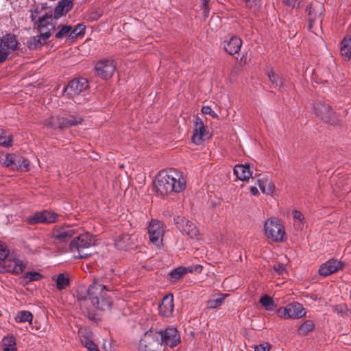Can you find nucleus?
I'll use <instances>...</instances> for the list:
<instances>
[{
    "mask_svg": "<svg viewBox=\"0 0 351 351\" xmlns=\"http://www.w3.org/2000/svg\"><path fill=\"white\" fill-rule=\"evenodd\" d=\"M154 188L156 193L161 196L172 192L180 193L186 188V180L182 173L176 169L161 171L155 178Z\"/></svg>",
    "mask_w": 351,
    "mask_h": 351,
    "instance_id": "nucleus-1",
    "label": "nucleus"
},
{
    "mask_svg": "<svg viewBox=\"0 0 351 351\" xmlns=\"http://www.w3.org/2000/svg\"><path fill=\"white\" fill-rule=\"evenodd\" d=\"M104 290L110 291L112 289L107 285L96 280H94L88 289L89 300L96 309L104 310L111 306V300L106 298L102 294Z\"/></svg>",
    "mask_w": 351,
    "mask_h": 351,
    "instance_id": "nucleus-2",
    "label": "nucleus"
},
{
    "mask_svg": "<svg viewBox=\"0 0 351 351\" xmlns=\"http://www.w3.org/2000/svg\"><path fill=\"white\" fill-rule=\"evenodd\" d=\"M94 243L92 236L88 232L80 234L74 238L70 243V249L74 256L78 258H87L90 253L86 252Z\"/></svg>",
    "mask_w": 351,
    "mask_h": 351,
    "instance_id": "nucleus-3",
    "label": "nucleus"
},
{
    "mask_svg": "<svg viewBox=\"0 0 351 351\" xmlns=\"http://www.w3.org/2000/svg\"><path fill=\"white\" fill-rule=\"evenodd\" d=\"M264 233L266 237L275 242H281L286 236L284 225L277 218L267 219L264 223Z\"/></svg>",
    "mask_w": 351,
    "mask_h": 351,
    "instance_id": "nucleus-4",
    "label": "nucleus"
},
{
    "mask_svg": "<svg viewBox=\"0 0 351 351\" xmlns=\"http://www.w3.org/2000/svg\"><path fill=\"white\" fill-rule=\"evenodd\" d=\"M308 29L317 34L316 29H322V24L324 14L325 12L324 6L322 3H313L308 8Z\"/></svg>",
    "mask_w": 351,
    "mask_h": 351,
    "instance_id": "nucleus-5",
    "label": "nucleus"
},
{
    "mask_svg": "<svg viewBox=\"0 0 351 351\" xmlns=\"http://www.w3.org/2000/svg\"><path fill=\"white\" fill-rule=\"evenodd\" d=\"M25 268V264L15 254H10L4 260H0V272L20 274Z\"/></svg>",
    "mask_w": 351,
    "mask_h": 351,
    "instance_id": "nucleus-6",
    "label": "nucleus"
},
{
    "mask_svg": "<svg viewBox=\"0 0 351 351\" xmlns=\"http://www.w3.org/2000/svg\"><path fill=\"white\" fill-rule=\"evenodd\" d=\"M277 314L282 319H299L305 315L306 311L301 304L293 302L285 307L279 308Z\"/></svg>",
    "mask_w": 351,
    "mask_h": 351,
    "instance_id": "nucleus-7",
    "label": "nucleus"
},
{
    "mask_svg": "<svg viewBox=\"0 0 351 351\" xmlns=\"http://www.w3.org/2000/svg\"><path fill=\"white\" fill-rule=\"evenodd\" d=\"M59 215L49 210H43L36 212L31 216L25 218V221L29 225H36L38 223H52L58 220Z\"/></svg>",
    "mask_w": 351,
    "mask_h": 351,
    "instance_id": "nucleus-8",
    "label": "nucleus"
},
{
    "mask_svg": "<svg viewBox=\"0 0 351 351\" xmlns=\"http://www.w3.org/2000/svg\"><path fill=\"white\" fill-rule=\"evenodd\" d=\"M160 345L158 331L149 330L141 338L138 351H156Z\"/></svg>",
    "mask_w": 351,
    "mask_h": 351,
    "instance_id": "nucleus-9",
    "label": "nucleus"
},
{
    "mask_svg": "<svg viewBox=\"0 0 351 351\" xmlns=\"http://www.w3.org/2000/svg\"><path fill=\"white\" fill-rule=\"evenodd\" d=\"M75 234L76 231L72 226L62 224L53 226L49 235L59 243H66Z\"/></svg>",
    "mask_w": 351,
    "mask_h": 351,
    "instance_id": "nucleus-10",
    "label": "nucleus"
},
{
    "mask_svg": "<svg viewBox=\"0 0 351 351\" xmlns=\"http://www.w3.org/2000/svg\"><path fill=\"white\" fill-rule=\"evenodd\" d=\"M164 234L163 223L156 219H152L148 226L149 241L156 247H160L162 245Z\"/></svg>",
    "mask_w": 351,
    "mask_h": 351,
    "instance_id": "nucleus-11",
    "label": "nucleus"
},
{
    "mask_svg": "<svg viewBox=\"0 0 351 351\" xmlns=\"http://www.w3.org/2000/svg\"><path fill=\"white\" fill-rule=\"evenodd\" d=\"M18 41L15 36L6 34L0 39V63L4 62L8 56L16 50Z\"/></svg>",
    "mask_w": 351,
    "mask_h": 351,
    "instance_id": "nucleus-12",
    "label": "nucleus"
},
{
    "mask_svg": "<svg viewBox=\"0 0 351 351\" xmlns=\"http://www.w3.org/2000/svg\"><path fill=\"white\" fill-rule=\"evenodd\" d=\"M160 344L175 347L180 342V337L176 328L170 327L165 330L158 331Z\"/></svg>",
    "mask_w": 351,
    "mask_h": 351,
    "instance_id": "nucleus-13",
    "label": "nucleus"
},
{
    "mask_svg": "<svg viewBox=\"0 0 351 351\" xmlns=\"http://www.w3.org/2000/svg\"><path fill=\"white\" fill-rule=\"evenodd\" d=\"M95 68L97 75L104 80L110 78L115 71V65L112 60H101L96 64Z\"/></svg>",
    "mask_w": 351,
    "mask_h": 351,
    "instance_id": "nucleus-14",
    "label": "nucleus"
},
{
    "mask_svg": "<svg viewBox=\"0 0 351 351\" xmlns=\"http://www.w3.org/2000/svg\"><path fill=\"white\" fill-rule=\"evenodd\" d=\"M87 86L88 82L84 78L73 80L64 88V95L68 97H73L85 90Z\"/></svg>",
    "mask_w": 351,
    "mask_h": 351,
    "instance_id": "nucleus-15",
    "label": "nucleus"
},
{
    "mask_svg": "<svg viewBox=\"0 0 351 351\" xmlns=\"http://www.w3.org/2000/svg\"><path fill=\"white\" fill-rule=\"evenodd\" d=\"M194 127L192 141L195 144L200 145L203 141L208 138V132L207 131L202 120L199 117L195 119Z\"/></svg>",
    "mask_w": 351,
    "mask_h": 351,
    "instance_id": "nucleus-16",
    "label": "nucleus"
},
{
    "mask_svg": "<svg viewBox=\"0 0 351 351\" xmlns=\"http://www.w3.org/2000/svg\"><path fill=\"white\" fill-rule=\"evenodd\" d=\"M315 113L317 116L320 117L321 119L331 125L336 124L337 123V119L335 113L332 111L328 105L326 104H317L315 108Z\"/></svg>",
    "mask_w": 351,
    "mask_h": 351,
    "instance_id": "nucleus-17",
    "label": "nucleus"
},
{
    "mask_svg": "<svg viewBox=\"0 0 351 351\" xmlns=\"http://www.w3.org/2000/svg\"><path fill=\"white\" fill-rule=\"evenodd\" d=\"M341 268V262L337 260L330 259L320 265L318 271L319 275L326 276L337 271Z\"/></svg>",
    "mask_w": 351,
    "mask_h": 351,
    "instance_id": "nucleus-18",
    "label": "nucleus"
},
{
    "mask_svg": "<svg viewBox=\"0 0 351 351\" xmlns=\"http://www.w3.org/2000/svg\"><path fill=\"white\" fill-rule=\"evenodd\" d=\"M174 308L173 296L171 294L165 295L158 306L160 315L164 317H169Z\"/></svg>",
    "mask_w": 351,
    "mask_h": 351,
    "instance_id": "nucleus-19",
    "label": "nucleus"
},
{
    "mask_svg": "<svg viewBox=\"0 0 351 351\" xmlns=\"http://www.w3.org/2000/svg\"><path fill=\"white\" fill-rule=\"evenodd\" d=\"M177 224H179L182 228V231L190 237L193 238L199 234V230L195 225L191 221L184 217H178L176 219Z\"/></svg>",
    "mask_w": 351,
    "mask_h": 351,
    "instance_id": "nucleus-20",
    "label": "nucleus"
},
{
    "mask_svg": "<svg viewBox=\"0 0 351 351\" xmlns=\"http://www.w3.org/2000/svg\"><path fill=\"white\" fill-rule=\"evenodd\" d=\"M53 19L52 14L45 12V14H43L40 18H39L38 21H37V24L34 25H36L37 28L40 32H51V30H55V27L53 25Z\"/></svg>",
    "mask_w": 351,
    "mask_h": 351,
    "instance_id": "nucleus-21",
    "label": "nucleus"
},
{
    "mask_svg": "<svg viewBox=\"0 0 351 351\" xmlns=\"http://www.w3.org/2000/svg\"><path fill=\"white\" fill-rule=\"evenodd\" d=\"M135 236L128 234L119 235L114 241V245L119 250H128L132 248L134 245Z\"/></svg>",
    "mask_w": 351,
    "mask_h": 351,
    "instance_id": "nucleus-22",
    "label": "nucleus"
},
{
    "mask_svg": "<svg viewBox=\"0 0 351 351\" xmlns=\"http://www.w3.org/2000/svg\"><path fill=\"white\" fill-rule=\"evenodd\" d=\"M51 33L49 32H40L39 35L31 38L27 42V46L29 49H37L47 43L51 36Z\"/></svg>",
    "mask_w": 351,
    "mask_h": 351,
    "instance_id": "nucleus-23",
    "label": "nucleus"
},
{
    "mask_svg": "<svg viewBox=\"0 0 351 351\" xmlns=\"http://www.w3.org/2000/svg\"><path fill=\"white\" fill-rule=\"evenodd\" d=\"M234 173L238 179L245 181L251 178L252 171L249 164H239L234 166Z\"/></svg>",
    "mask_w": 351,
    "mask_h": 351,
    "instance_id": "nucleus-24",
    "label": "nucleus"
},
{
    "mask_svg": "<svg viewBox=\"0 0 351 351\" xmlns=\"http://www.w3.org/2000/svg\"><path fill=\"white\" fill-rule=\"evenodd\" d=\"M73 0H61L54 10V19H58L66 14L73 7Z\"/></svg>",
    "mask_w": 351,
    "mask_h": 351,
    "instance_id": "nucleus-25",
    "label": "nucleus"
},
{
    "mask_svg": "<svg viewBox=\"0 0 351 351\" xmlns=\"http://www.w3.org/2000/svg\"><path fill=\"white\" fill-rule=\"evenodd\" d=\"M242 45L241 38L237 36H232L229 40L225 42L224 49L230 55L237 53Z\"/></svg>",
    "mask_w": 351,
    "mask_h": 351,
    "instance_id": "nucleus-26",
    "label": "nucleus"
},
{
    "mask_svg": "<svg viewBox=\"0 0 351 351\" xmlns=\"http://www.w3.org/2000/svg\"><path fill=\"white\" fill-rule=\"evenodd\" d=\"M55 37L57 39L67 38L69 40H73L71 34V25L60 24L58 25L56 29H55Z\"/></svg>",
    "mask_w": 351,
    "mask_h": 351,
    "instance_id": "nucleus-27",
    "label": "nucleus"
},
{
    "mask_svg": "<svg viewBox=\"0 0 351 351\" xmlns=\"http://www.w3.org/2000/svg\"><path fill=\"white\" fill-rule=\"evenodd\" d=\"M340 52L344 60H350L351 58V36H346L342 40Z\"/></svg>",
    "mask_w": 351,
    "mask_h": 351,
    "instance_id": "nucleus-28",
    "label": "nucleus"
},
{
    "mask_svg": "<svg viewBox=\"0 0 351 351\" xmlns=\"http://www.w3.org/2000/svg\"><path fill=\"white\" fill-rule=\"evenodd\" d=\"M257 183L263 193L266 195H271L273 193L274 191V185L269 179H258Z\"/></svg>",
    "mask_w": 351,
    "mask_h": 351,
    "instance_id": "nucleus-29",
    "label": "nucleus"
},
{
    "mask_svg": "<svg viewBox=\"0 0 351 351\" xmlns=\"http://www.w3.org/2000/svg\"><path fill=\"white\" fill-rule=\"evenodd\" d=\"M44 125L53 129L64 128L63 117L60 116L51 117L45 121Z\"/></svg>",
    "mask_w": 351,
    "mask_h": 351,
    "instance_id": "nucleus-30",
    "label": "nucleus"
},
{
    "mask_svg": "<svg viewBox=\"0 0 351 351\" xmlns=\"http://www.w3.org/2000/svg\"><path fill=\"white\" fill-rule=\"evenodd\" d=\"M228 295V294L224 293L213 295V298L207 302V308L213 309L220 306Z\"/></svg>",
    "mask_w": 351,
    "mask_h": 351,
    "instance_id": "nucleus-31",
    "label": "nucleus"
},
{
    "mask_svg": "<svg viewBox=\"0 0 351 351\" xmlns=\"http://www.w3.org/2000/svg\"><path fill=\"white\" fill-rule=\"evenodd\" d=\"M2 348L3 351H17L15 338L13 336L5 337L2 339Z\"/></svg>",
    "mask_w": 351,
    "mask_h": 351,
    "instance_id": "nucleus-32",
    "label": "nucleus"
},
{
    "mask_svg": "<svg viewBox=\"0 0 351 351\" xmlns=\"http://www.w3.org/2000/svg\"><path fill=\"white\" fill-rule=\"evenodd\" d=\"M13 136L8 131L0 129V145L10 147L12 145Z\"/></svg>",
    "mask_w": 351,
    "mask_h": 351,
    "instance_id": "nucleus-33",
    "label": "nucleus"
},
{
    "mask_svg": "<svg viewBox=\"0 0 351 351\" xmlns=\"http://www.w3.org/2000/svg\"><path fill=\"white\" fill-rule=\"evenodd\" d=\"M294 226L298 230H302L305 224V219L303 214L297 210L293 211Z\"/></svg>",
    "mask_w": 351,
    "mask_h": 351,
    "instance_id": "nucleus-34",
    "label": "nucleus"
},
{
    "mask_svg": "<svg viewBox=\"0 0 351 351\" xmlns=\"http://www.w3.org/2000/svg\"><path fill=\"white\" fill-rule=\"evenodd\" d=\"M188 272V269L186 267H178L173 271H171L169 274V280L172 282H175L182 278L184 274Z\"/></svg>",
    "mask_w": 351,
    "mask_h": 351,
    "instance_id": "nucleus-35",
    "label": "nucleus"
},
{
    "mask_svg": "<svg viewBox=\"0 0 351 351\" xmlns=\"http://www.w3.org/2000/svg\"><path fill=\"white\" fill-rule=\"evenodd\" d=\"M259 302L267 311H272L276 306V304L274 300L267 295H264L263 296H262L260 298Z\"/></svg>",
    "mask_w": 351,
    "mask_h": 351,
    "instance_id": "nucleus-36",
    "label": "nucleus"
},
{
    "mask_svg": "<svg viewBox=\"0 0 351 351\" xmlns=\"http://www.w3.org/2000/svg\"><path fill=\"white\" fill-rule=\"evenodd\" d=\"M29 162L23 157L16 155L14 159V169H20L23 171L28 170Z\"/></svg>",
    "mask_w": 351,
    "mask_h": 351,
    "instance_id": "nucleus-37",
    "label": "nucleus"
},
{
    "mask_svg": "<svg viewBox=\"0 0 351 351\" xmlns=\"http://www.w3.org/2000/svg\"><path fill=\"white\" fill-rule=\"evenodd\" d=\"M33 319L32 314L27 311H21L18 313L15 317L16 322H29L31 323Z\"/></svg>",
    "mask_w": 351,
    "mask_h": 351,
    "instance_id": "nucleus-38",
    "label": "nucleus"
},
{
    "mask_svg": "<svg viewBox=\"0 0 351 351\" xmlns=\"http://www.w3.org/2000/svg\"><path fill=\"white\" fill-rule=\"evenodd\" d=\"M16 158V154H7L0 156V161L2 164L6 167L14 169V159Z\"/></svg>",
    "mask_w": 351,
    "mask_h": 351,
    "instance_id": "nucleus-39",
    "label": "nucleus"
},
{
    "mask_svg": "<svg viewBox=\"0 0 351 351\" xmlns=\"http://www.w3.org/2000/svg\"><path fill=\"white\" fill-rule=\"evenodd\" d=\"M69 285V278L64 274H60L56 278V287L58 290H63Z\"/></svg>",
    "mask_w": 351,
    "mask_h": 351,
    "instance_id": "nucleus-40",
    "label": "nucleus"
},
{
    "mask_svg": "<svg viewBox=\"0 0 351 351\" xmlns=\"http://www.w3.org/2000/svg\"><path fill=\"white\" fill-rule=\"evenodd\" d=\"M315 327L314 323L311 320L305 321L298 328V332L302 335H306L311 331Z\"/></svg>",
    "mask_w": 351,
    "mask_h": 351,
    "instance_id": "nucleus-41",
    "label": "nucleus"
},
{
    "mask_svg": "<svg viewBox=\"0 0 351 351\" xmlns=\"http://www.w3.org/2000/svg\"><path fill=\"white\" fill-rule=\"evenodd\" d=\"M82 121L81 118L76 117H63L64 128L76 125Z\"/></svg>",
    "mask_w": 351,
    "mask_h": 351,
    "instance_id": "nucleus-42",
    "label": "nucleus"
},
{
    "mask_svg": "<svg viewBox=\"0 0 351 351\" xmlns=\"http://www.w3.org/2000/svg\"><path fill=\"white\" fill-rule=\"evenodd\" d=\"M85 25L82 23H79L74 27L71 26L72 39H75L77 36L84 35L85 33Z\"/></svg>",
    "mask_w": 351,
    "mask_h": 351,
    "instance_id": "nucleus-43",
    "label": "nucleus"
},
{
    "mask_svg": "<svg viewBox=\"0 0 351 351\" xmlns=\"http://www.w3.org/2000/svg\"><path fill=\"white\" fill-rule=\"evenodd\" d=\"M268 77L276 88H280L282 86V79L278 75H276L272 71L268 73Z\"/></svg>",
    "mask_w": 351,
    "mask_h": 351,
    "instance_id": "nucleus-44",
    "label": "nucleus"
},
{
    "mask_svg": "<svg viewBox=\"0 0 351 351\" xmlns=\"http://www.w3.org/2000/svg\"><path fill=\"white\" fill-rule=\"evenodd\" d=\"M45 12H47L43 10V8L40 9L38 7L32 10L30 16L32 21L34 24H37V21H38L39 18H40L42 15L45 14Z\"/></svg>",
    "mask_w": 351,
    "mask_h": 351,
    "instance_id": "nucleus-45",
    "label": "nucleus"
},
{
    "mask_svg": "<svg viewBox=\"0 0 351 351\" xmlns=\"http://www.w3.org/2000/svg\"><path fill=\"white\" fill-rule=\"evenodd\" d=\"M334 312H336L338 315L341 316L348 315L349 314V310L347 306L344 304H340L332 306Z\"/></svg>",
    "mask_w": 351,
    "mask_h": 351,
    "instance_id": "nucleus-46",
    "label": "nucleus"
},
{
    "mask_svg": "<svg viewBox=\"0 0 351 351\" xmlns=\"http://www.w3.org/2000/svg\"><path fill=\"white\" fill-rule=\"evenodd\" d=\"M43 275L36 271H29L25 274V278L28 281H38L42 279Z\"/></svg>",
    "mask_w": 351,
    "mask_h": 351,
    "instance_id": "nucleus-47",
    "label": "nucleus"
},
{
    "mask_svg": "<svg viewBox=\"0 0 351 351\" xmlns=\"http://www.w3.org/2000/svg\"><path fill=\"white\" fill-rule=\"evenodd\" d=\"M80 341L85 348L89 346L90 343L93 342L91 339L90 334L88 333H86L85 335L80 336Z\"/></svg>",
    "mask_w": 351,
    "mask_h": 351,
    "instance_id": "nucleus-48",
    "label": "nucleus"
},
{
    "mask_svg": "<svg viewBox=\"0 0 351 351\" xmlns=\"http://www.w3.org/2000/svg\"><path fill=\"white\" fill-rule=\"evenodd\" d=\"M10 254L7 246L4 243H0V260H4Z\"/></svg>",
    "mask_w": 351,
    "mask_h": 351,
    "instance_id": "nucleus-49",
    "label": "nucleus"
},
{
    "mask_svg": "<svg viewBox=\"0 0 351 351\" xmlns=\"http://www.w3.org/2000/svg\"><path fill=\"white\" fill-rule=\"evenodd\" d=\"M202 112L203 114L211 115L213 117H217V114L208 106H203L202 108Z\"/></svg>",
    "mask_w": 351,
    "mask_h": 351,
    "instance_id": "nucleus-50",
    "label": "nucleus"
},
{
    "mask_svg": "<svg viewBox=\"0 0 351 351\" xmlns=\"http://www.w3.org/2000/svg\"><path fill=\"white\" fill-rule=\"evenodd\" d=\"M274 269L276 271V273L278 275L282 274L283 272L285 271L283 264L280 263L275 265L274 266Z\"/></svg>",
    "mask_w": 351,
    "mask_h": 351,
    "instance_id": "nucleus-51",
    "label": "nucleus"
},
{
    "mask_svg": "<svg viewBox=\"0 0 351 351\" xmlns=\"http://www.w3.org/2000/svg\"><path fill=\"white\" fill-rule=\"evenodd\" d=\"M269 350V345L268 343H262L258 346H256L254 348V351H268Z\"/></svg>",
    "mask_w": 351,
    "mask_h": 351,
    "instance_id": "nucleus-52",
    "label": "nucleus"
},
{
    "mask_svg": "<svg viewBox=\"0 0 351 351\" xmlns=\"http://www.w3.org/2000/svg\"><path fill=\"white\" fill-rule=\"evenodd\" d=\"M283 1L285 4L291 8H294L298 3V0H283Z\"/></svg>",
    "mask_w": 351,
    "mask_h": 351,
    "instance_id": "nucleus-53",
    "label": "nucleus"
},
{
    "mask_svg": "<svg viewBox=\"0 0 351 351\" xmlns=\"http://www.w3.org/2000/svg\"><path fill=\"white\" fill-rule=\"evenodd\" d=\"M88 351H99L97 346L94 342L90 343L89 346L86 347Z\"/></svg>",
    "mask_w": 351,
    "mask_h": 351,
    "instance_id": "nucleus-54",
    "label": "nucleus"
},
{
    "mask_svg": "<svg viewBox=\"0 0 351 351\" xmlns=\"http://www.w3.org/2000/svg\"><path fill=\"white\" fill-rule=\"evenodd\" d=\"M219 21L220 20H219V16H212L210 20V22H209V25H210V28L212 29H213V28L212 27L213 24V23H217L218 22H219Z\"/></svg>",
    "mask_w": 351,
    "mask_h": 351,
    "instance_id": "nucleus-55",
    "label": "nucleus"
},
{
    "mask_svg": "<svg viewBox=\"0 0 351 351\" xmlns=\"http://www.w3.org/2000/svg\"><path fill=\"white\" fill-rule=\"evenodd\" d=\"M202 9L204 10V14L206 15L208 11V3L206 0H202Z\"/></svg>",
    "mask_w": 351,
    "mask_h": 351,
    "instance_id": "nucleus-56",
    "label": "nucleus"
},
{
    "mask_svg": "<svg viewBox=\"0 0 351 351\" xmlns=\"http://www.w3.org/2000/svg\"><path fill=\"white\" fill-rule=\"evenodd\" d=\"M250 193L253 195H257L258 194V190L256 186H252L250 187Z\"/></svg>",
    "mask_w": 351,
    "mask_h": 351,
    "instance_id": "nucleus-57",
    "label": "nucleus"
}]
</instances>
